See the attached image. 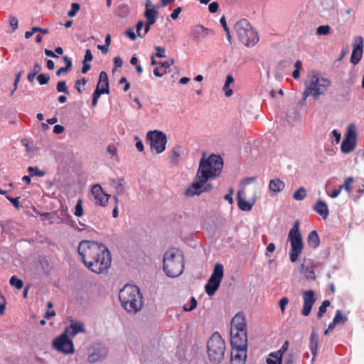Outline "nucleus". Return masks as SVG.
<instances>
[{
    "label": "nucleus",
    "instance_id": "f257e3e1",
    "mask_svg": "<svg viewBox=\"0 0 364 364\" xmlns=\"http://www.w3.org/2000/svg\"><path fill=\"white\" fill-rule=\"evenodd\" d=\"M77 251L85 265L96 274L103 273L110 267V253L102 244L84 240L79 244Z\"/></svg>",
    "mask_w": 364,
    "mask_h": 364
},
{
    "label": "nucleus",
    "instance_id": "f03ea898",
    "mask_svg": "<svg viewBox=\"0 0 364 364\" xmlns=\"http://www.w3.org/2000/svg\"><path fill=\"white\" fill-rule=\"evenodd\" d=\"M304 85L302 100H306L310 96L314 100H318L321 96L326 94L331 86V80L323 76L320 73L312 70L309 72Z\"/></svg>",
    "mask_w": 364,
    "mask_h": 364
},
{
    "label": "nucleus",
    "instance_id": "7ed1b4c3",
    "mask_svg": "<svg viewBox=\"0 0 364 364\" xmlns=\"http://www.w3.org/2000/svg\"><path fill=\"white\" fill-rule=\"evenodd\" d=\"M119 299L122 307L129 313L135 314L143 306L142 296L135 285H124L119 292Z\"/></svg>",
    "mask_w": 364,
    "mask_h": 364
},
{
    "label": "nucleus",
    "instance_id": "20e7f679",
    "mask_svg": "<svg viewBox=\"0 0 364 364\" xmlns=\"http://www.w3.org/2000/svg\"><path fill=\"white\" fill-rule=\"evenodd\" d=\"M163 269L169 277L180 276L184 269L183 256L181 251L176 248L167 250L164 255Z\"/></svg>",
    "mask_w": 364,
    "mask_h": 364
},
{
    "label": "nucleus",
    "instance_id": "39448f33",
    "mask_svg": "<svg viewBox=\"0 0 364 364\" xmlns=\"http://www.w3.org/2000/svg\"><path fill=\"white\" fill-rule=\"evenodd\" d=\"M223 161L219 156L211 155L208 158L203 156L200 161V164L197 173L198 177L207 180V181L218 176L223 168Z\"/></svg>",
    "mask_w": 364,
    "mask_h": 364
},
{
    "label": "nucleus",
    "instance_id": "423d86ee",
    "mask_svg": "<svg viewBox=\"0 0 364 364\" xmlns=\"http://www.w3.org/2000/svg\"><path fill=\"white\" fill-rule=\"evenodd\" d=\"M234 29L240 41L247 47H252L259 41L258 33L245 18L236 22Z\"/></svg>",
    "mask_w": 364,
    "mask_h": 364
},
{
    "label": "nucleus",
    "instance_id": "0eeeda50",
    "mask_svg": "<svg viewBox=\"0 0 364 364\" xmlns=\"http://www.w3.org/2000/svg\"><path fill=\"white\" fill-rule=\"evenodd\" d=\"M287 240L291 245L290 260L292 262H295L298 260L304 249L302 237L299 230V222L298 220L295 221L293 227L290 229Z\"/></svg>",
    "mask_w": 364,
    "mask_h": 364
},
{
    "label": "nucleus",
    "instance_id": "6e6552de",
    "mask_svg": "<svg viewBox=\"0 0 364 364\" xmlns=\"http://www.w3.org/2000/svg\"><path fill=\"white\" fill-rule=\"evenodd\" d=\"M208 356L214 363H220L223 358L225 346L220 335L215 332L209 338L207 344Z\"/></svg>",
    "mask_w": 364,
    "mask_h": 364
},
{
    "label": "nucleus",
    "instance_id": "1a4fd4ad",
    "mask_svg": "<svg viewBox=\"0 0 364 364\" xmlns=\"http://www.w3.org/2000/svg\"><path fill=\"white\" fill-rule=\"evenodd\" d=\"M224 274L223 266L220 263H216L214 266L213 272L205 286V292L210 296L214 295L218 289Z\"/></svg>",
    "mask_w": 364,
    "mask_h": 364
},
{
    "label": "nucleus",
    "instance_id": "9d476101",
    "mask_svg": "<svg viewBox=\"0 0 364 364\" xmlns=\"http://www.w3.org/2000/svg\"><path fill=\"white\" fill-rule=\"evenodd\" d=\"M51 346L55 350L65 355L73 354L75 352L72 338L64 332L53 341Z\"/></svg>",
    "mask_w": 364,
    "mask_h": 364
},
{
    "label": "nucleus",
    "instance_id": "9b49d317",
    "mask_svg": "<svg viewBox=\"0 0 364 364\" xmlns=\"http://www.w3.org/2000/svg\"><path fill=\"white\" fill-rule=\"evenodd\" d=\"M146 139L150 141L151 149L156 153L161 154L166 149L167 142L166 134L160 131H149L146 134Z\"/></svg>",
    "mask_w": 364,
    "mask_h": 364
},
{
    "label": "nucleus",
    "instance_id": "f8f14e48",
    "mask_svg": "<svg viewBox=\"0 0 364 364\" xmlns=\"http://www.w3.org/2000/svg\"><path fill=\"white\" fill-rule=\"evenodd\" d=\"M210 189L211 186L207 183V180L198 177V174L196 173L194 181L186 190L185 196L187 197L199 196L202 193L209 191Z\"/></svg>",
    "mask_w": 364,
    "mask_h": 364
},
{
    "label": "nucleus",
    "instance_id": "ddd939ff",
    "mask_svg": "<svg viewBox=\"0 0 364 364\" xmlns=\"http://www.w3.org/2000/svg\"><path fill=\"white\" fill-rule=\"evenodd\" d=\"M356 145V132L353 124L348 127V131L342 141L341 149L343 153L348 154L354 150Z\"/></svg>",
    "mask_w": 364,
    "mask_h": 364
},
{
    "label": "nucleus",
    "instance_id": "4468645a",
    "mask_svg": "<svg viewBox=\"0 0 364 364\" xmlns=\"http://www.w3.org/2000/svg\"><path fill=\"white\" fill-rule=\"evenodd\" d=\"M353 50L350 56V63L355 65L362 58L363 49H364V40L360 36H357L353 38Z\"/></svg>",
    "mask_w": 364,
    "mask_h": 364
},
{
    "label": "nucleus",
    "instance_id": "2eb2a0df",
    "mask_svg": "<svg viewBox=\"0 0 364 364\" xmlns=\"http://www.w3.org/2000/svg\"><path fill=\"white\" fill-rule=\"evenodd\" d=\"M230 343L232 348H247V331L230 330Z\"/></svg>",
    "mask_w": 364,
    "mask_h": 364
},
{
    "label": "nucleus",
    "instance_id": "dca6fc26",
    "mask_svg": "<svg viewBox=\"0 0 364 364\" xmlns=\"http://www.w3.org/2000/svg\"><path fill=\"white\" fill-rule=\"evenodd\" d=\"M91 194L95 203L101 206H105L110 198V195L107 194L100 184L92 186Z\"/></svg>",
    "mask_w": 364,
    "mask_h": 364
},
{
    "label": "nucleus",
    "instance_id": "f3484780",
    "mask_svg": "<svg viewBox=\"0 0 364 364\" xmlns=\"http://www.w3.org/2000/svg\"><path fill=\"white\" fill-rule=\"evenodd\" d=\"M69 325L65 328L64 333L67 334L71 338H74L77 334L80 333H85L86 329L83 322L71 318L69 320Z\"/></svg>",
    "mask_w": 364,
    "mask_h": 364
},
{
    "label": "nucleus",
    "instance_id": "a211bd4d",
    "mask_svg": "<svg viewBox=\"0 0 364 364\" xmlns=\"http://www.w3.org/2000/svg\"><path fill=\"white\" fill-rule=\"evenodd\" d=\"M304 305L301 310V314L304 316L309 315L311 308L314 304L316 297L312 290L304 291L303 292Z\"/></svg>",
    "mask_w": 364,
    "mask_h": 364
},
{
    "label": "nucleus",
    "instance_id": "6ab92c4d",
    "mask_svg": "<svg viewBox=\"0 0 364 364\" xmlns=\"http://www.w3.org/2000/svg\"><path fill=\"white\" fill-rule=\"evenodd\" d=\"M107 349L105 345L97 343L93 346V350L89 355V360L95 363L105 358L107 355Z\"/></svg>",
    "mask_w": 364,
    "mask_h": 364
},
{
    "label": "nucleus",
    "instance_id": "aec40b11",
    "mask_svg": "<svg viewBox=\"0 0 364 364\" xmlns=\"http://www.w3.org/2000/svg\"><path fill=\"white\" fill-rule=\"evenodd\" d=\"M230 330L247 331V323L244 314L241 312L236 314L232 318Z\"/></svg>",
    "mask_w": 364,
    "mask_h": 364
},
{
    "label": "nucleus",
    "instance_id": "412c9836",
    "mask_svg": "<svg viewBox=\"0 0 364 364\" xmlns=\"http://www.w3.org/2000/svg\"><path fill=\"white\" fill-rule=\"evenodd\" d=\"M245 196L244 188H242L237 191V205L240 209L243 211H250L254 204L255 203L256 198L254 197L250 200H246L243 198Z\"/></svg>",
    "mask_w": 364,
    "mask_h": 364
},
{
    "label": "nucleus",
    "instance_id": "4be33fe9",
    "mask_svg": "<svg viewBox=\"0 0 364 364\" xmlns=\"http://www.w3.org/2000/svg\"><path fill=\"white\" fill-rule=\"evenodd\" d=\"M247 348H232L231 352V364H245Z\"/></svg>",
    "mask_w": 364,
    "mask_h": 364
},
{
    "label": "nucleus",
    "instance_id": "5701e85b",
    "mask_svg": "<svg viewBox=\"0 0 364 364\" xmlns=\"http://www.w3.org/2000/svg\"><path fill=\"white\" fill-rule=\"evenodd\" d=\"M95 90H98L101 93L109 92V82L107 73L105 71H102L100 73L99 81Z\"/></svg>",
    "mask_w": 364,
    "mask_h": 364
},
{
    "label": "nucleus",
    "instance_id": "b1692460",
    "mask_svg": "<svg viewBox=\"0 0 364 364\" xmlns=\"http://www.w3.org/2000/svg\"><path fill=\"white\" fill-rule=\"evenodd\" d=\"M285 183L279 178H274L270 180L269 183V189L274 194L277 195L285 188Z\"/></svg>",
    "mask_w": 364,
    "mask_h": 364
},
{
    "label": "nucleus",
    "instance_id": "393cba45",
    "mask_svg": "<svg viewBox=\"0 0 364 364\" xmlns=\"http://www.w3.org/2000/svg\"><path fill=\"white\" fill-rule=\"evenodd\" d=\"M211 31L200 25L193 27L191 30V35L195 39H199L208 36Z\"/></svg>",
    "mask_w": 364,
    "mask_h": 364
},
{
    "label": "nucleus",
    "instance_id": "a878e982",
    "mask_svg": "<svg viewBox=\"0 0 364 364\" xmlns=\"http://www.w3.org/2000/svg\"><path fill=\"white\" fill-rule=\"evenodd\" d=\"M314 209L318 214H319L322 217L323 219H326L329 214L327 204L321 200H318L316 202L314 207Z\"/></svg>",
    "mask_w": 364,
    "mask_h": 364
},
{
    "label": "nucleus",
    "instance_id": "bb28decb",
    "mask_svg": "<svg viewBox=\"0 0 364 364\" xmlns=\"http://www.w3.org/2000/svg\"><path fill=\"white\" fill-rule=\"evenodd\" d=\"M318 346V335L317 333L313 330L311 333V338H310V349L311 351V353L314 356H315L317 353V349Z\"/></svg>",
    "mask_w": 364,
    "mask_h": 364
},
{
    "label": "nucleus",
    "instance_id": "cd10ccee",
    "mask_svg": "<svg viewBox=\"0 0 364 364\" xmlns=\"http://www.w3.org/2000/svg\"><path fill=\"white\" fill-rule=\"evenodd\" d=\"M110 185L115 189L118 194H123L125 191V186L123 179H111Z\"/></svg>",
    "mask_w": 364,
    "mask_h": 364
},
{
    "label": "nucleus",
    "instance_id": "c85d7f7f",
    "mask_svg": "<svg viewBox=\"0 0 364 364\" xmlns=\"http://www.w3.org/2000/svg\"><path fill=\"white\" fill-rule=\"evenodd\" d=\"M308 243L313 247L316 248L320 244V239L316 230H312L308 235Z\"/></svg>",
    "mask_w": 364,
    "mask_h": 364
},
{
    "label": "nucleus",
    "instance_id": "c756f323",
    "mask_svg": "<svg viewBox=\"0 0 364 364\" xmlns=\"http://www.w3.org/2000/svg\"><path fill=\"white\" fill-rule=\"evenodd\" d=\"M282 353H280V350L271 353L269 357L267 358V364H282Z\"/></svg>",
    "mask_w": 364,
    "mask_h": 364
},
{
    "label": "nucleus",
    "instance_id": "7c9ffc66",
    "mask_svg": "<svg viewBox=\"0 0 364 364\" xmlns=\"http://www.w3.org/2000/svg\"><path fill=\"white\" fill-rule=\"evenodd\" d=\"M151 65H159V68H161V69H164V70H166L168 69H169V68L173 65L174 63V60L171 58L166 61H164V62H157L154 59V55L151 56Z\"/></svg>",
    "mask_w": 364,
    "mask_h": 364
},
{
    "label": "nucleus",
    "instance_id": "2f4dec72",
    "mask_svg": "<svg viewBox=\"0 0 364 364\" xmlns=\"http://www.w3.org/2000/svg\"><path fill=\"white\" fill-rule=\"evenodd\" d=\"M158 12L155 9H145L144 16L149 24H154L156 22Z\"/></svg>",
    "mask_w": 364,
    "mask_h": 364
},
{
    "label": "nucleus",
    "instance_id": "473e14b6",
    "mask_svg": "<svg viewBox=\"0 0 364 364\" xmlns=\"http://www.w3.org/2000/svg\"><path fill=\"white\" fill-rule=\"evenodd\" d=\"M234 82V78L231 75L226 77V80L223 86V90L226 97H229L232 95V90L230 88V85Z\"/></svg>",
    "mask_w": 364,
    "mask_h": 364
},
{
    "label": "nucleus",
    "instance_id": "72a5a7b5",
    "mask_svg": "<svg viewBox=\"0 0 364 364\" xmlns=\"http://www.w3.org/2000/svg\"><path fill=\"white\" fill-rule=\"evenodd\" d=\"M347 316L346 314H343L341 310H337L332 322L336 326L338 324H343L347 321Z\"/></svg>",
    "mask_w": 364,
    "mask_h": 364
},
{
    "label": "nucleus",
    "instance_id": "f704fd0d",
    "mask_svg": "<svg viewBox=\"0 0 364 364\" xmlns=\"http://www.w3.org/2000/svg\"><path fill=\"white\" fill-rule=\"evenodd\" d=\"M301 271L307 279L314 280L316 279L315 272L312 267H306L304 264H302L301 265Z\"/></svg>",
    "mask_w": 364,
    "mask_h": 364
},
{
    "label": "nucleus",
    "instance_id": "c9c22d12",
    "mask_svg": "<svg viewBox=\"0 0 364 364\" xmlns=\"http://www.w3.org/2000/svg\"><path fill=\"white\" fill-rule=\"evenodd\" d=\"M183 154V150L181 146L174 147L171 152V159L173 163H177L179 161L181 155Z\"/></svg>",
    "mask_w": 364,
    "mask_h": 364
},
{
    "label": "nucleus",
    "instance_id": "e433bc0d",
    "mask_svg": "<svg viewBox=\"0 0 364 364\" xmlns=\"http://www.w3.org/2000/svg\"><path fill=\"white\" fill-rule=\"evenodd\" d=\"M63 60L66 63V66L62 67L57 70V72H56L57 76H60L63 73H66L72 67V60L68 56H64Z\"/></svg>",
    "mask_w": 364,
    "mask_h": 364
},
{
    "label": "nucleus",
    "instance_id": "4c0bfd02",
    "mask_svg": "<svg viewBox=\"0 0 364 364\" xmlns=\"http://www.w3.org/2000/svg\"><path fill=\"white\" fill-rule=\"evenodd\" d=\"M306 197V190L304 187L299 188L294 193L293 198L296 200H302Z\"/></svg>",
    "mask_w": 364,
    "mask_h": 364
},
{
    "label": "nucleus",
    "instance_id": "58836bf2",
    "mask_svg": "<svg viewBox=\"0 0 364 364\" xmlns=\"http://www.w3.org/2000/svg\"><path fill=\"white\" fill-rule=\"evenodd\" d=\"M41 67L38 63H36L33 69L29 72L28 75V80L32 82L36 75V74L41 70Z\"/></svg>",
    "mask_w": 364,
    "mask_h": 364
},
{
    "label": "nucleus",
    "instance_id": "ea45409f",
    "mask_svg": "<svg viewBox=\"0 0 364 364\" xmlns=\"http://www.w3.org/2000/svg\"><path fill=\"white\" fill-rule=\"evenodd\" d=\"M331 305V302L328 300H325L322 302L321 305L318 308V317L321 318L326 311V309Z\"/></svg>",
    "mask_w": 364,
    "mask_h": 364
},
{
    "label": "nucleus",
    "instance_id": "a19ab883",
    "mask_svg": "<svg viewBox=\"0 0 364 364\" xmlns=\"http://www.w3.org/2000/svg\"><path fill=\"white\" fill-rule=\"evenodd\" d=\"M354 179L353 177H348L343 185L340 186L341 189H344L346 192L350 193L352 190L351 184Z\"/></svg>",
    "mask_w": 364,
    "mask_h": 364
},
{
    "label": "nucleus",
    "instance_id": "79ce46f5",
    "mask_svg": "<svg viewBox=\"0 0 364 364\" xmlns=\"http://www.w3.org/2000/svg\"><path fill=\"white\" fill-rule=\"evenodd\" d=\"M84 214L83 208H82V199H79L77 201V203L75 206L74 215L76 217H81Z\"/></svg>",
    "mask_w": 364,
    "mask_h": 364
},
{
    "label": "nucleus",
    "instance_id": "37998d69",
    "mask_svg": "<svg viewBox=\"0 0 364 364\" xmlns=\"http://www.w3.org/2000/svg\"><path fill=\"white\" fill-rule=\"evenodd\" d=\"M9 283L11 286L15 287L17 289H21L23 286V281L17 278L16 276H12L10 278Z\"/></svg>",
    "mask_w": 364,
    "mask_h": 364
},
{
    "label": "nucleus",
    "instance_id": "c03bdc74",
    "mask_svg": "<svg viewBox=\"0 0 364 364\" xmlns=\"http://www.w3.org/2000/svg\"><path fill=\"white\" fill-rule=\"evenodd\" d=\"M331 31V27L328 25L320 26L316 29V34L318 36L328 35Z\"/></svg>",
    "mask_w": 364,
    "mask_h": 364
},
{
    "label": "nucleus",
    "instance_id": "a18cd8bd",
    "mask_svg": "<svg viewBox=\"0 0 364 364\" xmlns=\"http://www.w3.org/2000/svg\"><path fill=\"white\" fill-rule=\"evenodd\" d=\"M197 306V301L194 297H191L189 303L184 304L183 309L185 311H191Z\"/></svg>",
    "mask_w": 364,
    "mask_h": 364
},
{
    "label": "nucleus",
    "instance_id": "49530a36",
    "mask_svg": "<svg viewBox=\"0 0 364 364\" xmlns=\"http://www.w3.org/2000/svg\"><path fill=\"white\" fill-rule=\"evenodd\" d=\"M220 23H221V25L223 26L225 31L226 32V36H227V38H228L229 42L231 43L232 37H231V35H230V29L228 28V27L227 26L226 20H225V16H223V17L220 18Z\"/></svg>",
    "mask_w": 364,
    "mask_h": 364
},
{
    "label": "nucleus",
    "instance_id": "de8ad7c7",
    "mask_svg": "<svg viewBox=\"0 0 364 364\" xmlns=\"http://www.w3.org/2000/svg\"><path fill=\"white\" fill-rule=\"evenodd\" d=\"M28 171L32 176H37L41 177L45 174L43 171H40L37 167L29 166Z\"/></svg>",
    "mask_w": 364,
    "mask_h": 364
},
{
    "label": "nucleus",
    "instance_id": "09e8293b",
    "mask_svg": "<svg viewBox=\"0 0 364 364\" xmlns=\"http://www.w3.org/2000/svg\"><path fill=\"white\" fill-rule=\"evenodd\" d=\"M80 4L77 3H73L71 4V9L68 11V15L70 17H74L77 11L80 10Z\"/></svg>",
    "mask_w": 364,
    "mask_h": 364
},
{
    "label": "nucleus",
    "instance_id": "8fccbe9b",
    "mask_svg": "<svg viewBox=\"0 0 364 364\" xmlns=\"http://www.w3.org/2000/svg\"><path fill=\"white\" fill-rule=\"evenodd\" d=\"M9 25L12 28V31H16L18 27V18L12 15L9 16Z\"/></svg>",
    "mask_w": 364,
    "mask_h": 364
},
{
    "label": "nucleus",
    "instance_id": "3c124183",
    "mask_svg": "<svg viewBox=\"0 0 364 364\" xmlns=\"http://www.w3.org/2000/svg\"><path fill=\"white\" fill-rule=\"evenodd\" d=\"M57 91L59 92H63V93H65L67 95L69 94V92H68V90L66 87V83L65 81H60L58 82L57 84Z\"/></svg>",
    "mask_w": 364,
    "mask_h": 364
},
{
    "label": "nucleus",
    "instance_id": "603ef678",
    "mask_svg": "<svg viewBox=\"0 0 364 364\" xmlns=\"http://www.w3.org/2000/svg\"><path fill=\"white\" fill-rule=\"evenodd\" d=\"M37 80L40 85H46L48 82L50 77L44 74H40L38 75Z\"/></svg>",
    "mask_w": 364,
    "mask_h": 364
},
{
    "label": "nucleus",
    "instance_id": "864d4df0",
    "mask_svg": "<svg viewBox=\"0 0 364 364\" xmlns=\"http://www.w3.org/2000/svg\"><path fill=\"white\" fill-rule=\"evenodd\" d=\"M102 94L103 93H101V92H100L98 90H95L93 95H92V105L93 107H95L97 105L98 99Z\"/></svg>",
    "mask_w": 364,
    "mask_h": 364
},
{
    "label": "nucleus",
    "instance_id": "5fc2aeb1",
    "mask_svg": "<svg viewBox=\"0 0 364 364\" xmlns=\"http://www.w3.org/2000/svg\"><path fill=\"white\" fill-rule=\"evenodd\" d=\"M87 83V80L85 77H82L81 80H77L75 83V89L77 90L79 93H81L82 90H81L80 86H84Z\"/></svg>",
    "mask_w": 364,
    "mask_h": 364
},
{
    "label": "nucleus",
    "instance_id": "6e6d98bb",
    "mask_svg": "<svg viewBox=\"0 0 364 364\" xmlns=\"http://www.w3.org/2000/svg\"><path fill=\"white\" fill-rule=\"evenodd\" d=\"M125 34L128 36L132 41H134L136 38V35L134 33L133 28H129L125 31Z\"/></svg>",
    "mask_w": 364,
    "mask_h": 364
},
{
    "label": "nucleus",
    "instance_id": "4d7b16f0",
    "mask_svg": "<svg viewBox=\"0 0 364 364\" xmlns=\"http://www.w3.org/2000/svg\"><path fill=\"white\" fill-rule=\"evenodd\" d=\"M167 73L166 70H164V69H161V68H156L153 70V73L156 77H162L164 74Z\"/></svg>",
    "mask_w": 364,
    "mask_h": 364
},
{
    "label": "nucleus",
    "instance_id": "13d9d810",
    "mask_svg": "<svg viewBox=\"0 0 364 364\" xmlns=\"http://www.w3.org/2000/svg\"><path fill=\"white\" fill-rule=\"evenodd\" d=\"M134 139L136 141V148L139 151H144V145L141 140L139 139L138 136H134Z\"/></svg>",
    "mask_w": 364,
    "mask_h": 364
},
{
    "label": "nucleus",
    "instance_id": "bf43d9fd",
    "mask_svg": "<svg viewBox=\"0 0 364 364\" xmlns=\"http://www.w3.org/2000/svg\"><path fill=\"white\" fill-rule=\"evenodd\" d=\"M156 50V56L158 57V58H164L165 57V49L162 47H160V46H156L155 48Z\"/></svg>",
    "mask_w": 364,
    "mask_h": 364
},
{
    "label": "nucleus",
    "instance_id": "052dcab7",
    "mask_svg": "<svg viewBox=\"0 0 364 364\" xmlns=\"http://www.w3.org/2000/svg\"><path fill=\"white\" fill-rule=\"evenodd\" d=\"M289 302V299L287 297H283L279 301V306L282 313L285 311V307Z\"/></svg>",
    "mask_w": 364,
    "mask_h": 364
},
{
    "label": "nucleus",
    "instance_id": "680f3d73",
    "mask_svg": "<svg viewBox=\"0 0 364 364\" xmlns=\"http://www.w3.org/2000/svg\"><path fill=\"white\" fill-rule=\"evenodd\" d=\"M144 26V23L141 21H139L137 23L136 26V33H137V36L138 37H140V38H143L144 37L143 33H141V30L142 29Z\"/></svg>",
    "mask_w": 364,
    "mask_h": 364
},
{
    "label": "nucleus",
    "instance_id": "e2e57ef3",
    "mask_svg": "<svg viewBox=\"0 0 364 364\" xmlns=\"http://www.w3.org/2000/svg\"><path fill=\"white\" fill-rule=\"evenodd\" d=\"M208 9L210 13L216 12L218 9V4L217 2L210 3L209 4Z\"/></svg>",
    "mask_w": 364,
    "mask_h": 364
},
{
    "label": "nucleus",
    "instance_id": "0e129e2a",
    "mask_svg": "<svg viewBox=\"0 0 364 364\" xmlns=\"http://www.w3.org/2000/svg\"><path fill=\"white\" fill-rule=\"evenodd\" d=\"M92 58H93V57H92V54L90 50H89V49L86 50L83 62L87 63L88 61H91L92 60Z\"/></svg>",
    "mask_w": 364,
    "mask_h": 364
},
{
    "label": "nucleus",
    "instance_id": "69168bd1",
    "mask_svg": "<svg viewBox=\"0 0 364 364\" xmlns=\"http://www.w3.org/2000/svg\"><path fill=\"white\" fill-rule=\"evenodd\" d=\"M275 250V245L274 243H269L267 247L266 255L269 257L270 254Z\"/></svg>",
    "mask_w": 364,
    "mask_h": 364
},
{
    "label": "nucleus",
    "instance_id": "338daca9",
    "mask_svg": "<svg viewBox=\"0 0 364 364\" xmlns=\"http://www.w3.org/2000/svg\"><path fill=\"white\" fill-rule=\"evenodd\" d=\"M65 128L62 125L57 124L53 127V132L55 134H61L63 132Z\"/></svg>",
    "mask_w": 364,
    "mask_h": 364
},
{
    "label": "nucleus",
    "instance_id": "774afa93",
    "mask_svg": "<svg viewBox=\"0 0 364 364\" xmlns=\"http://www.w3.org/2000/svg\"><path fill=\"white\" fill-rule=\"evenodd\" d=\"M181 12V8L178 7L173 11L172 14H171V17L173 19H176Z\"/></svg>",
    "mask_w": 364,
    "mask_h": 364
}]
</instances>
